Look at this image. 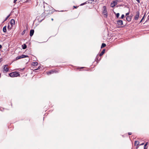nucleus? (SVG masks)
<instances>
[{"instance_id": "19", "label": "nucleus", "mask_w": 149, "mask_h": 149, "mask_svg": "<svg viewBox=\"0 0 149 149\" xmlns=\"http://www.w3.org/2000/svg\"><path fill=\"white\" fill-rule=\"evenodd\" d=\"M99 56L97 55L96 56V58H95V60H96V61H99L100 60V58L99 59Z\"/></svg>"}, {"instance_id": "13", "label": "nucleus", "mask_w": 149, "mask_h": 149, "mask_svg": "<svg viewBox=\"0 0 149 149\" xmlns=\"http://www.w3.org/2000/svg\"><path fill=\"white\" fill-rule=\"evenodd\" d=\"M126 19L128 22H130L132 19L131 16H127L126 18Z\"/></svg>"}, {"instance_id": "20", "label": "nucleus", "mask_w": 149, "mask_h": 149, "mask_svg": "<svg viewBox=\"0 0 149 149\" xmlns=\"http://www.w3.org/2000/svg\"><path fill=\"white\" fill-rule=\"evenodd\" d=\"M106 44L104 43H102V44L101 46V48H104L106 46Z\"/></svg>"}, {"instance_id": "12", "label": "nucleus", "mask_w": 149, "mask_h": 149, "mask_svg": "<svg viewBox=\"0 0 149 149\" xmlns=\"http://www.w3.org/2000/svg\"><path fill=\"white\" fill-rule=\"evenodd\" d=\"M10 22L11 25V27H13V25L15 24V20L14 19H12L11 20Z\"/></svg>"}, {"instance_id": "48", "label": "nucleus", "mask_w": 149, "mask_h": 149, "mask_svg": "<svg viewBox=\"0 0 149 149\" xmlns=\"http://www.w3.org/2000/svg\"><path fill=\"white\" fill-rule=\"evenodd\" d=\"M61 11V12H63V10H62V11Z\"/></svg>"}, {"instance_id": "33", "label": "nucleus", "mask_w": 149, "mask_h": 149, "mask_svg": "<svg viewBox=\"0 0 149 149\" xmlns=\"http://www.w3.org/2000/svg\"><path fill=\"white\" fill-rule=\"evenodd\" d=\"M139 145L136 146V147L135 148L136 149H138V148H139Z\"/></svg>"}, {"instance_id": "11", "label": "nucleus", "mask_w": 149, "mask_h": 149, "mask_svg": "<svg viewBox=\"0 0 149 149\" xmlns=\"http://www.w3.org/2000/svg\"><path fill=\"white\" fill-rule=\"evenodd\" d=\"M34 31L33 29H31L30 31V36L31 37H32L34 33Z\"/></svg>"}, {"instance_id": "8", "label": "nucleus", "mask_w": 149, "mask_h": 149, "mask_svg": "<svg viewBox=\"0 0 149 149\" xmlns=\"http://www.w3.org/2000/svg\"><path fill=\"white\" fill-rule=\"evenodd\" d=\"M118 1L117 0H116L115 1H113V3H111V5H113H113L111 6V7H114L117 4V2Z\"/></svg>"}, {"instance_id": "5", "label": "nucleus", "mask_w": 149, "mask_h": 149, "mask_svg": "<svg viewBox=\"0 0 149 149\" xmlns=\"http://www.w3.org/2000/svg\"><path fill=\"white\" fill-rule=\"evenodd\" d=\"M29 56L28 55L22 54L21 56H18L16 58V60H17L21 58H24L28 57Z\"/></svg>"}, {"instance_id": "4", "label": "nucleus", "mask_w": 149, "mask_h": 149, "mask_svg": "<svg viewBox=\"0 0 149 149\" xmlns=\"http://www.w3.org/2000/svg\"><path fill=\"white\" fill-rule=\"evenodd\" d=\"M136 15L134 17V19L135 20H137L138 19L139 15H140V12L139 10L137 11L136 12Z\"/></svg>"}, {"instance_id": "31", "label": "nucleus", "mask_w": 149, "mask_h": 149, "mask_svg": "<svg viewBox=\"0 0 149 149\" xmlns=\"http://www.w3.org/2000/svg\"><path fill=\"white\" fill-rule=\"evenodd\" d=\"M148 144V142L146 143L145 144V145H144V147H146V146Z\"/></svg>"}, {"instance_id": "32", "label": "nucleus", "mask_w": 149, "mask_h": 149, "mask_svg": "<svg viewBox=\"0 0 149 149\" xmlns=\"http://www.w3.org/2000/svg\"><path fill=\"white\" fill-rule=\"evenodd\" d=\"M78 7H79V6H74L73 7V8H77Z\"/></svg>"}, {"instance_id": "6", "label": "nucleus", "mask_w": 149, "mask_h": 149, "mask_svg": "<svg viewBox=\"0 0 149 149\" xmlns=\"http://www.w3.org/2000/svg\"><path fill=\"white\" fill-rule=\"evenodd\" d=\"M117 24L120 26L118 27V28H120V26L122 25L123 24V21L121 20H119L117 21Z\"/></svg>"}, {"instance_id": "34", "label": "nucleus", "mask_w": 149, "mask_h": 149, "mask_svg": "<svg viewBox=\"0 0 149 149\" xmlns=\"http://www.w3.org/2000/svg\"><path fill=\"white\" fill-rule=\"evenodd\" d=\"M129 14H130V12L129 11L126 14V16H127V15H129Z\"/></svg>"}, {"instance_id": "1", "label": "nucleus", "mask_w": 149, "mask_h": 149, "mask_svg": "<svg viewBox=\"0 0 149 149\" xmlns=\"http://www.w3.org/2000/svg\"><path fill=\"white\" fill-rule=\"evenodd\" d=\"M44 10L45 11L44 13H45L46 11H47L49 12V13H48V14H50L52 13L53 12L51 11V7L47 3H45V4H44Z\"/></svg>"}, {"instance_id": "43", "label": "nucleus", "mask_w": 149, "mask_h": 149, "mask_svg": "<svg viewBox=\"0 0 149 149\" xmlns=\"http://www.w3.org/2000/svg\"><path fill=\"white\" fill-rule=\"evenodd\" d=\"M147 19L148 20H149V15L148 16Z\"/></svg>"}, {"instance_id": "41", "label": "nucleus", "mask_w": 149, "mask_h": 149, "mask_svg": "<svg viewBox=\"0 0 149 149\" xmlns=\"http://www.w3.org/2000/svg\"><path fill=\"white\" fill-rule=\"evenodd\" d=\"M20 69V68L19 69ZM25 69V68H23V69H20L21 70H23L24 69Z\"/></svg>"}, {"instance_id": "9", "label": "nucleus", "mask_w": 149, "mask_h": 149, "mask_svg": "<svg viewBox=\"0 0 149 149\" xmlns=\"http://www.w3.org/2000/svg\"><path fill=\"white\" fill-rule=\"evenodd\" d=\"M42 17V16H40L39 17H37V18L38 21L40 22H41L43 20H44V18H43V19H40V18H41V17Z\"/></svg>"}, {"instance_id": "29", "label": "nucleus", "mask_w": 149, "mask_h": 149, "mask_svg": "<svg viewBox=\"0 0 149 149\" xmlns=\"http://www.w3.org/2000/svg\"><path fill=\"white\" fill-rule=\"evenodd\" d=\"M124 14H122L121 16V17L120 18V19H123L124 17Z\"/></svg>"}, {"instance_id": "17", "label": "nucleus", "mask_w": 149, "mask_h": 149, "mask_svg": "<svg viewBox=\"0 0 149 149\" xmlns=\"http://www.w3.org/2000/svg\"><path fill=\"white\" fill-rule=\"evenodd\" d=\"M3 31L4 33H6V32L7 30H6V26L3 27Z\"/></svg>"}, {"instance_id": "36", "label": "nucleus", "mask_w": 149, "mask_h": 149, "mask_svg": "<svg viewBox=\"0 0 149 149\" xmlns=\"http://www.w3.org/2000/svg\"><path fill=\"white\" fill-rule=\"evenodd\" d=\"M17 1V0H14L13 1V3L15 4L16 1Z\"/></svg>"}, {"instance_id": "38", "label": "nucleus", "mask_w": 149, "mask_h": 149, "mask_svg": "<svg viewBox=\"0 0 149 149\" xmlns=\"http://www.w3.org/2000/svg\"><path fill=\"white\" fill-rule=\"evenodd\" d=\"M144 144V143H142L141 144H139V146H140L143 145Z\"/></svg>"}, {"instance_id": "42", "label": "nucleus", "mask_w": 149, "mask_h": 149, "mask_svg": "<svg viewBox=\"0 0 149 149\" xmlns=\"http://www.w3.org/2000/svg\"><path fill=\"white\" fill-rule=\"evenodd\" d=\"M133 16L132 14L130 15V16H131V18H132V17Z\"/></svg>"}, {"instance_id": "22", "label": "nucleus", "mask_w": 149, "mask_h": 149, "mask_svg": "<svg viewBox=\"0 0 149 149\" xmlns=\"http://www.w3.org/2000/svg\"><path fill=\"white\" fill-rule=\"evenodd\" d=\"M10 15H8L6 17V18H5V19L3 21V22H2V23H3L4 22H5V21H6L7 19H8V17H10Z\"/></svg>"}, {"instance_id": "45", "label": "nucleus", "mask_w": 149, "mask_h": 149, "mask_svg": "<svg viewBox=\"0 0 149 149\" xmlns=\"http://www.w3.org/2000/svg\"><path fill=\"white\" fill-rule=\"evenodd\" d=\"M30 1H31V0H28V2H29Z\"/></svg>"}, {"instance_id": "30", "label": "nucleus", "mask_w": 149, "mask_h": 149, "mask_svg": "<svg viewBox=\"0 0 149 149\" xmlns=\"http://www.w3.org/2000/svg\"><path fill=\"white\" fill-rule=\"evenodd\" d=\"M41 66H39L38 68H37V69H35L34 70H38L40 68H41Z\"/></svg>"}, {"instance_id": "25", "label": "nucleus", "mask_w": 149, "mask_h": 149, "mask_svg": "<svg viewBox=\"0 0 149 149\" xmlns=\"http://www.w3.org/2000/svg\"><path fill=\"white\" fill-rule=\"evenodd\" d=\"M120 14L119 13H118L116 14V17L117 18H118L119 17Z\"/></svg>"}, {"instance_id": "44", "label": "nucleus", "mask_w": 149, "mask_h": 149, "mask_svg": "<svg viewBox=\"0 0 149 149\" xmlns=\"http://www.w3.org/2000/svg\"><path fill=\"white\" fill-rule=\"evenodd\" d=\"M147 147H144V149H147Z\"/></svg>"}, {"instance_id": "15", "label": "nucleus", "mask_w": 149, "mask_h": 149, "mask_svg": "<svg viewBox=\"0 0 149 149\" xmlns=\"http://www.w3.org/2000/svg\"><path fill=\"white\" fill-rule=\"evenodd\" d=\"M105 49H103L102 51V52L100 53V56H102L105 53Z\"/></svg>"}, {"instance_id": "28", "label": "nucleus", "mask_w": 149, "mask_h": 149, "mask_svg": "<svg viewBox=\"0 0 149 149\" xmlns=\"http://www.w3.org/2000/svg\"><path fill=\"white\" fill-rule=\"evenodd\" d=\"M26 31V30H24L22 32V35H24Z\"/></svg>"}, {"instance_id": "18", "label": "nucleus", "mask_w": 149, "mask_h": 149, "mask_svg": "<svg viewBox=\"0 0 149 149\" xmlns=\"http://www.w3.org/2000/svg\"><path fill=\"white\" fill-rule=\"evenodd\" d=\"M22 47L23 49H25L27 48V46L26 44H24L22 45Z\"/></svg>"}, {"instance_id": "39", "label": "nucleus", "mask_w": 149, "mask_h": 149, "mask_svg": "<svg viewBox=\"0 0 149 149\" xmlns=\"http://www.w3.org/2000/svg\"><path fill=\"white\" fill-rule=\"evenodd\" d=\"M84 68V67H81V68H79V69H80V70H81V69L83 68Z\"/></svg>"}, {"instance_id": "3", "label": "nucleus", "mask_w": 149, "mask_h": 149, "mask_svg": "<svg viewBox=\"0 0 149 149\" xmlns=\"http://www.w3.org/2000/svg\"><path fill=\"white\" fill-rule=\"evenodd\" d=\"M103 10L102 13L104 15V17L107 18L108 16V14L106 6H103Z\"/></svg>"}, {"instance_id": "47", "label": "nucleus", "mask_w": 149, "mask_h": 149, "mask_svg": "<svg viewBox=\"0 0 149 149\" xmlns=\"http://www.w3.org/2000/svg\"><path fill=\"white\" fill-rule=\"evenodd\" d=\"M1 77V74L0 73V78Z\"/></svg>"}, {"instance_id": "2", "label": "nucleus", "mask_w": 149, "mask_h": 149, "mask_svg": "<svg viewBox=\"0 0 149 149\" xmlns=\"http://www.w3.org/2000/svg\"><path fill=\"white\" fill-rule=\"evenodd\" d=\"M9 74L10 77H17L20 76L19 72L17 71L11 72L9 73Z\"/></svg>"}, {"instance_id": "16", "label": "nucleus", "mask_w": 149, "mask_h": 149, "mask_svg": "<svg viewBox=\"0 0 149 149\" xmlns=\"http://www.w3.org/2000/svg\"><path fill=\"white\" fill-rule=\"evenodd\" d=\"M38 64V63L37 62H33L32 63V65L34 66H37Z\"/></svg>"}, {"instance_id": "46", "label": "nucleus", "mask_w": 149, "mask_h": 149, "mask_svg": "<svg viewBox=\"0 0 149 149\" xmlns=\"http://www.w3.org/2000/svg\"><path fill=\"white\" fill-rule=\"evenodd\" d=\"M53 20H54V19H53V18H52V21H53Z\"/></svg>"}, {"instance_id": "26", "label": "nucleus", "mask_w": 149, "mask_h": 149, "mask_svg": "<svg viewBox=\"0 0 149 149\" xmlns=\"http://www.w3.org/2000/svg\"><path fill=\"white\" fill-rule=\"evenodd\" d=\"M12 27H11V26L10 27V26L9 24H8L7 26L8 29V30H10L11 29Z\"/></svg>"}, {"instance_id": "35", "label": "nucleus", "mask_w": 149, "mask_h": 149, "mask_svg": "<svg viewBox=\"0 0 149 149\" xmlns=\"http://www.w3.org/2000/svg\"><path fill=\"white\" fill-rule=\"evenodd\" d=\"M3 61L2 58H0V63H1Z\"/></svg>"}, {"instance_id": "23", "label": "nucleus", "mask_w": 149, "mask_h": 149, "mask_svg": "<svg viewBox=\"0 0 149 149\" xmlns=\"http://www.w3.org/2000/svg\"><path fill=\"white\" fill-rule=\"evenodd\" d=\"M94 1V0H89L88 1V2H87V3H88L92 4V2H93Z\"/></svg>"}, {"instance_id": "7", "label": "nucleus", "mask_w": 149, "mask_h": 149, "mask_svg": "<svg viewBox=\"0 0 149 149\" xmlns=\"http://www.w3.org/2000/svg\"><path fill=\"white\" fill-rule=\"evenodd\" d=\"M56 71L55 70H50L48 72H47V74L48 75L50 74H53L54 73H56Z\"/></svg>"}, {"instance_id": "27", "label": "nucleus", "mask_w": 149, "mask_h": 149, "mask_svg": "<svg viewBox=\"0 0 149 149\" xmlns=\"http://www.w3.org/2000/svg\"><path fill=\"white\" fill-rule=\"evenodd\" d=\"M88 2V1H86L84 3H81L80 5V6H83V5H84L86 4L87 3V2Z\"/></svg>"}, {"instance_id": "24", "label": "nucleus", "mask_w": 149, "mask_h": 149, "mask_svg": "<svg viewBox=\"0 0 149 149\" xmlns=\"http://www.w3.org/2000/svg\"><path fill=\"white\" fill-rule=\"evenodd\" d=\"M145 14H145V15H144L143 16L142 18V19H141V20L140 21V22H139L140 23H141L142 22V21L144 19V17H145Z\"/></svg>"}, {"instance_id": "40", "label": "nucleus", "mask_w": 149, "mask_h": 149, "mask_svg": "<svg viewBox=\"0 0 149 149\" xmlns=\"http://www.w3.org/2000/svg\"><path fill=\"white\" fill-rule=\"evenodd\" d=\"M136 0V1L138 3H140V0Z\"/></svg>"}, {"instance_id": "14", "label": "nucleus", "mask_w": 149, "mask_h": 149, "mask_svg": "<svg viewBox=\"0 0 149 149\" xmlns=\"http://www.w3.org/2000/svg\"><path fill=\"white\" fill-rule=\"evenodd\" d=\"M139 145V141H134V145L135 146H136Z\"/></svg>"}, {"instance_id": "10", "label": "nucleus", "mask_w": 149, "mask_h": 149, "mask_svg": "<svg viewBox=\"0 0 149 149\" xmlns=\"http://www.w3.org/2000/svg\"><path fill=\"white\" fill-rule=\"evenodd\" d=\"M8 65H4V70L6 72H7L8 71V70H9V69L7 67H7V66H8Z\"/></svg>"}, {"instance_id": "37", "label": "nucleus", "mask_w": 149, "mask_h": 149, "mask_svg": "<svg viewBox=\"0 0 149 149\" xmlns=\"http://www.w3.org/2000/svg\"><path fill=\"white\" fill-rule=\"evenodd\" d=\"M128 135H132V132H129V133H128Z\"/></svg>"}, {"instance_id": "21", "label": "nucleus", "mask_w": 149, "mask_h": 149, "mask_svg": "<svg viewBox=\"0 0 149 149\" xmlns=\"http://www.w3.org/2000/svg\"><path fill=\"white\" fill-rule=\"evenodd\" d=\"M19 2H22L23 3L28 2V0H20Z\"/></svg>"}]
</instances>
